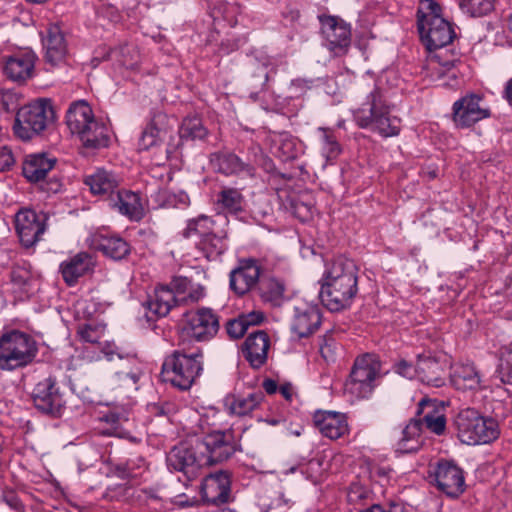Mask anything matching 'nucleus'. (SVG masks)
<instances>
[{"label":"nucleus","instance_id":"45","mask_svg":"<svg viewBox=\"0 0 512 512\" xmlns=\"http://www.w3.org/2000/svg\"><path fill=\"white\" fill-rule=\"evenodd\" d=\"M78 333L82 340L89 343H98L104 336V327L94 324L82 325Z\"/></svg>","mask_w":512,"mask_h":512},{"label":"nucleus","instance_id":"64","mask_svg":"<svg viewBox=\"0 0 512 512\" xmlns=\"http://www.w3.org/2000/svg\"><path fill=\"white\" fill-rule=\"evenodd\" d=\"M55 187L52 188L53 191H57L58 190V187H59V184L58 183H54Z\"/></svg>","mask_w":512,"mask_h":512},{"label":"nucleus","instance_id":"59","mask_svg":"<svg viewBox=\"0 0 512 512\" xmlns=\"http://www.w3.org/2000/svg\"><path fill=\"white\" fill-rule=\"evenodd\" d=\"M281 393L282 395L286 398V399H290L291 398V387L290 386H283L281 387Z\"/></svg>","mask_w":512,"mask_h":512},{"label":"nucleus","instance_id":"36","mask_svg":"<svg viewBox=\"0 0 512 512\" xmlns=\"http://www.w3.org/2000/svg\"><path fill=\"white\" fill-rule=\"evenodd\" d=\"M420 412L424 414L423 424L430 431L440 435L445 431L446 420L444 414L434 408L430 400L423 399L420 402Z\"/></svg>","mask_w":512,"mask_h":512},{"label":"nucleus","instance_id":"35","mask_svg":"<svg viewBox=\"0 0 512 512\" xmlns=\"http://www.w3.org/2000/svg\"><path fill=\"white\" fill-rule=\"evenodd\" d=\"M263 398L262 392L251 393L247 396H232L226 399V406L230 413L237 416H245L256 409Z\"/></svg>","mask_w":512,"mask_h":512},{"label":"nucleus","instance_id":"26","mask_svg":"<svg viewBox=\"0 0 512 512\" xmlns=\"http://www.w3.org/2000/svg\"><path fill=\"white\" fill-rule=\"evenodd\" d=\"M320 322L318 309L315 306L306 305L296 308L291 328L299 338L307 337L318 329Z\"/></svg>","mask_w":512,"mask_h":512},{"label":"nucleus","instance_id":"7","mask_svg":"<svg viewBox=\"0 0 512 512\" xmlns=\"http://www.w3.org/2000/svg\"><path fill=\"white\" fill-rule=\"evenodd\" d=\"M37 352L35 341L28 335L14 331L0 339V369L12 370L32 362Z\"/></svg>","mask_w":512,"mask_h":512},{"label":"nucleus","instance_id":"20","mask_svg":"<svg viewBox=\"0 0 512 512\" xmlns=\"http://www.w3.org/2000/svg\"><path fill=\"white\" fill-rule=\"evenodd\" d=\"M314 423L324 436L333 440L349 432L346 416L338 412L318 411L314 415Z\"/></svg>","mask_w":512,"mask_h":512},{"label":"nucleus","instance_id":"57","mask_svg":"<svg viewBox=\"0 0 512 512\" xmlns=\"http://www.w3.org/2000/svg\"><path fill=\"white\" fill-rule=\"evenodd\" d=\"M263 388L268 394H273L277 390V384L271 379H267L263 382Z\"/></svg>","mask_w":512,"mask_h":512},{"label":"nucleus","instance_id":"58","mask_svg":"<svg viewBox=\"0 0 512 512\" xmlns=\"http://www.w3.org/2000/svg\"><path fill=\"white\" fill-rule=\"evenodd\" d=\"M505 95L508 101L512 103V79L506 85Z\"/></svg>","mask_w":512,"mask_h":512},{"label":"nucleus","instance_id":"61","mask_svg":"<svg viewBox=\"0 0 512 512\" xmlns=\"http://www.w3.org/2000/svg\"><path fill=\"white\" fill-rule=\"evenodd\" d=\"M172 152H173V150H172L169 146H167V147L164 149V153H165V155H166V157H167V158H169V157H170V155L172 154Z\"/></svg>","mask_w":512,"mask_h":512},{"label":"nucleus","instance_id":"34","mask_svg":"<svg viewBox=\"0 0 512 512\" xmlns=\"http://www.w3.org/2000/svg\"><path fill=\"white\" fill-rule=\"evenodd\" d=\"M113 207L129 217L130 219L139 220L143 216V206L138 194L131 191H120L116 198L113 199Z\"/></svg>","mask_w":512,"mask_h":512},{"label":"nucleus","instance_id":"41","mask_svg":"<svg viewBox=\"0 0 512 512\" xmlns=\"http://www.w3.org/2000/svg\"><path fill=\"white\" fill-rule=\"evenodd\" d=\"M207 135V129L201 119L196 116L184 119L180 128V137L186 139H203Z\"/></svg>","mask_w":512,"mask_h":512},{"label":"nucleus","instance_id":"62","mask_svg":"<svg viewBox=\"0 0 512 512\" xmlns=\"http://www.w3.org/2000/svg\"><path fill=\"white\" fill-rule=\"evenodd\" d=\"M267 423L271 424V425H276L279 423V420L277 419H272V420H266Z\"/></svg>","mask_w":512,"mask_h":512},{"label":"nucleus","instance_id":"33","mask_svg":"<svg viewBox=\"0 0 512 512\" xmlns=\"http://www.w3.org/2000/svg\"><path fill=\"white\" fill-rule=\"evenodd\" d=\"M92 266L91 257L86 253H79L61 264L63 279L68 285H73L79 277L83 276Z\"/></svg>","mask_w":512,"mask_h":512},{"label":"nucleus","instance_id":"24","mask_svg":"<svg viewBox=\"0 0 512 512\" xmlns=\"http://www.w3.org/2000/svg\"><path fill=\"white\" fill-rule=\"evenodd\" d=\"M43 47L45 49V58L48 63L55 66L61 63L67 53V44L61 29L52 25L47 28L43 38Z\"/></svg>","mask_w":512,"mask_h":512},{"label":"nucleus","instance_id":"63","mask_svg":"<svg viewBox=\"0 0 512 512\" xmlns=\"http://www.w3.org/2000/svg\"><path fill=\"white\" fill-rule=\"evenodd\" d=\"M509 27L512 30V14L509 16Z\"/></svg>","mask_w":512,"mask_h":512},{"label":"nucleus","instance_id":"56","mask_svg":"<svg viewBox=\"0 0 512 512\" xmlns=\"http://www.w3.org/2000/svg\"><path fill=\"white\" fill-rule=\"evenodd\" d=\"M396 372L404 377L413 378L416 376L415 367H412L411 364L406 362L405 360L399 361L395 366Z\"/></svg>","mask_w":512,"mask_h":512},{"label":"nucleus","instance_id":"46","mask_svg":"<svg viewBox=\"0 0 512 512\" xmlns=\"http://www.w3.org/2000/svg\"><path fill=\"white\" fill-rule=\"evenodd\" d=\"M277 151L284 160H291L298 155V143L290 137H282L278 143Z\"/></svg>","mask_w":512,"mask_h":512},{"label":"nucleus","instance_id":"15","mask_svg":"<svg viewBox=\"0 0 512 512\" xmlns=\"http://www.w3.org/2000/svg\"><path fill=\"white\" fill-rule=\"evenodd\" d=\"M321 31L328 47L335 55H342L350 45L351 31L349 25L336 16H321Z\"/></svg>","mask_w":512,"mask_h":512},{"label":"nucleus","instance_id":"17","mask_svg":"<svg viewBox=\"0 0 512 512\" xmlns=\"http://www.w3.org/2000/svg\"><path fill=\"white\" fill-rule=\"evenodd\" d=\"M477 95H467L453 105V119L457 126L468 127L489 116L486 108L479 104Z\"/></svg>","mask_w":512,"mask_h":512},{"label":"nucleus","instance_id":"30","mask_svg":"<svg viewBox=\"0 0 512 512\" xmlns=\"http://www.w3.org/2000/svg\"><path fill=\"white\" fill-rule=\"evenodd\" d=\"M451 382L458 390H475L480 387V375L471 363H456L452 366Z\"/></svg>","mask_w":512,"mask_h":512},{"label":"nucleus","instance_id":"10","mask_svg":"<svg viewBox=\"0 0 512 512\" xmlns=\"http://www.w3.org/2000/svg\"><path fill=\"white\" fill-rule=\"evenodd\" d=\"M109 362L110 382L116 387L134 386L140 375L139 361L135 354L122 353L110 346L103 348Z\"/></svg>","mask_w":512,"mask_h":512},{"label":"nucleus","instance_id":"29","mask_svg":"<svg viewBox=\"0 0 512 512\" xmlns=\"http://www.w3.org/2000/svg\"><path fill=\"white\" fill-rule=\"evenodd\" d=\"M348 279L357 280L354 262L345 257H337L327 262L322 283H333Z\"/></svg>","mask_w":512,"mask_h":512},{"label":"nucleus","instance_id":"21","mask_svg":"<svg viewBox=\"0 0 512 512\" xmlns=\"http://www.w3.org/2000/svg\"><path fill=\"white\" fill-rule=\"evenodd\" d=\"M436 482L438 488L451 497H456L464 491V476L461 469L448 462L438 465Z\"/></svg>","mask_w":512,"mask_h":512},{"label":"nucleus","instance_id":"51","mask_svg":"<svg viewBox=\"0 0 512 512\" xmlns=\"http://www.w3.org/2000/svg\"><path fill=\"white\" fill-rule=\"evenodd\" d=\"M294 213L302 221H307L312 217L313 206L302 201L294 204Z\"/></svg>","mask_w":512,"mask_h":512},{"label":"nucleus","instance_id":"55","mask_svg":"<svg viewBox=\"0 0 512 512\" xmlns=\"http://www.w3.org/2000/svg\"><path fill=\"white\" fill-rule=\"evenodd\" d=\"M367 495V491L360 485H353L348 491L347 497L349 502L357 503L364 499Z\"/></svg>","mask_w":512,"mask_h":512},{"label":"nucleus","instance_id":"2","mask_svg":"<svg viewBox=\"0 0 512 512\" xmlns=\"http://www.w3.org/2000/svg\"><path fill=\"white\" fill-rule=\"evenodd\" d=\"M66 121L69 130L76 135L86 149L105 148L109 144V130L99 122L87 102L80 100L71 104Z\"/></svg>","mask_w":512,"mask_h":512},{"label":"nucleus","instance_id":"22","mask_svg":"<svg viewBox=\"0 0 512 512\" xmlns=\"http://www.w3.org/2000/svg\"><path fill=\"white\" fill-rule=\"evenodd\" d=\"M35 59L31 50L18 52L6 59L4 73L12 81H25L32 75Z\"/></svg>","mask_w":512,"mask_h":512},{"label":"nucleus","instance_id":"39","mask_svg":"<svg viewBox=\"0 0 512 512\" xmlns=\"http://www.w3.org/2000/svg\"><path fill=\"white\" fill-rule=\"evenodd\" d=\"M210 162L215 169L224 174L238 173L245 169L240 159L232 154H212Z\"/></svg>","mask_w":512,"mask_h":512},{"label":"nucleus","instance_id":"23","mask_svg":"<svg viewBox=\"0 0 512 512\" xmlns=\"http://www.w3.org/2000/svg\"><path fill=\"white\" fill-rule=\"evenodd\" d=\"M230 491V479L224 472L207 476L201 486L202 497L206 502L217 504L226 502Z\"/></svg>","mask_w":512,"mask_h":512},{"label":"nucleus","instance_id":"53","mask_svg":"<svg viewBox=\"0 0 512 512\" xmlns=\"http://www.w3.org/2000/svg\"><path fill=\"white\" fill-rule=\"evenodd\" d=\"M247 329L250 326L258 325L263 322L264 314L259 310H254L246 314L240 315Z\"/></svg>","mask_w":512,"mask_h":512},{"label":"nucleus","instance_id":"44","mask_svg":"<svg viewBox=\"0 0 512 512\" xmlns=\"http://www.w3.org/2000/svg\"><path fill=\"white\" fill-rule=\"evenodd\" d=\"M218 205L228 212H237L242 207V197L235 189H225L221 191L217 200Z\"/></svg>","mask_w":512,"mask_h":512},{"label":"nucleus","instance_id":"43","mask_svg":"<svg viewBox=\"0 0 512 512\" xmlns=\"http://www.w3.org/2000/svg\"><path fill=\"white\" fill-rule=\"evenodd\" d=\"M260 290L261 296L265 301L278 305L283 297L284 286L278 280L269 279L262 282Z\"/></svg>","mask_w":512,"mask_h":512},{"label":"nucleus","instance_id":"13","mask_svg":"<svg viewBox=\"0 0 512 512\" xmlns=\"http://www.w3.org/2000/svg\"><path fill=\"white\" fill-rule=\"evenodd\" d=\"M357 292V280L333 283H322L320 298L323 304L331 311H340L351 304Z\"/></svg>","mask_w":512,"mask_h":512},{"label":"nucleus","instance_id":"40","mask_svg":"<svg viewBox=\"0 0 512 512\" xmlns=\"http://www.w3.org/2000/svg\"><path fill=\"white\" fill-rule=\"evenodd\" d=\"M459 7L471 17H481L493 10L494 0H460Z\"/></svg>","mask_w":512,"mask_h":512},{"label":"nucleus","instance_id":"54","mask_svg":"<svg viewBox=\"0 0 512 512\" xmlns=\"http://www.w3.org/2000/svg\"><path fill=\"white\" fill-rule=\"evenodd\" d=\"M14 164L11 150L6 146H0V171L8 170Z\"/></svg>","mask_w":512,"mask_h":512},{"label":"nucleus","instance_id":"31","mask_svg":"<svg viewBox=\"0 0 512 512\" xmlns=\"http://www.w3.org/2000/svg\"><path fill=\"white\" fill-rule=\"evenodd\" d=\"M169 131L164 125V117L154 118L144 129L139 139V149L149 150L158 148L168 138Z\"/></svg>","mask_w":512,"mask_h":512},{"label":"nucleus","instance_id":"50","mask_svg":"<svg viewBox=\"0 0 512 512\" xmlns=\"http://www.w3.org/2000/svg\"><path fill=\"white\" fill-rule=\"evenodd\" d=\"M246 331L247 327L240 316L229 321L227 324V332L232 338H240Z\"/></svg>","mask_w":512,"mask_h":512},{"label":"nucleus","instance_id":"16","mask_svg":"<svg viewBox=\"0 0 512 512\" xmlns=\"http://www.w3.org/2000/svg\"><path fill=\"white\" fill-rule=\"evenodd\" d=\"M213 222L207 217H199L188 224L185 235L190 237L198 235L200 237L201 249L206 252L207 258L214 259L225 249L224 241L221 237L212 233Z\"/></svg>","mask_w":512,"mask_h":512},{"label":"nucleus","instance_id":"6","mask_svg":"<svg viewBox=\"0 0 512 512\" xmlns=\"http://www.w3.org/2000/svg\"><path fill=\"white\" fill-rule=\"evenodd\" d=\"M455 425L461 442L467 445L486 444L498 437V425L493 419L482 417L476 410H461Z\"/></svg>","mask_w":512,"mask_h":512},{"label":"nucleus","instance_id":"9","mask_svg":"<svg viewBox=\"0 0 512 512\" xmlns=\"http://www.w3.org/2000/svg\"><path fill=\"white\" fill-rule=\"evenodd\" d=\"M380 373L379 361L371 355L356 359L344 391L353 398L361 399L369 396L373 390V382Z\"/></svg>","mask_w":512,"mask_h":512},{"label":"nucleus","instance_id":"48","mask_svg":"<svg viewBox=\"0 0 512 512\" xmlns=\"http://www.w3.org/2000/svg\"><path fill=\"white\" fill-rule=\"evenodd\" d=\"M419 431H420V428H419V423L417 421H414V422H410L406 427L405 429L403 430V438L401 439V442H402V448L405 449L406 451H412V450H415L416 447L415 446H407L406 443L409 441V440H412L414 439L416 436L419 435Z\"/></svg>","mask_w":512,"mask_h":512},{"label":"nucleus","instance_id":"28","mask_svg":"<svg viewBox=\"0 0 512 512\" xmlns=\"http://www.w3.org/2000/svg\"><path fill=\"white\" fill-rule=\"evenodd\" d=\"M118 67L116 75L124 80L132 81L139 72L140 54L133 45H125L116 52Z\"/></svg>","mask_w":512,"mask_h":512},{"label":"nucleus","instance_id":"27","mask_svg":"<svg viewBox=\"0 0 512 512\" xmlns=\"http://www.w3.org/2000/svg\"><path fill=\"white\" fill-rule=\"evenodd\" d=\"M259 276L260 269L254 261L244 262L232 271L230 276L231 288L237 294H245L256 285Z\"/></svg>","mask_w":512,"mask_h":512},{"label":"nucleus","instance_id":"4","mask_svg":"<svg viewBox=\"0 0 512 512\" xmlns=\"http://www.w3.org/2000/svg\"><path fill=\"white\" fill-rule=\"evenodd\" d=\"M418 14V29L427 49L436 50L452 42L454 31L436 2L421 0Z\"/></svg>","mask_w":512,"mask_h":512},{"label":"nucleus","instance_id":"8","mask_svg":"<svg viewBox=\"0 0 512 512\" xmlns=\"http://www.w3.org/2000/svg\"><path fill=\"white\" fill-rule=\"evenodd\" d=\"M201 371L200 354L186 355L175 352L165 360L161 375L163 381L170 382L181 390H187L192 386Z\"/></svg>","mask_w":512,"mask_h":512},{"label":"nucleus","instance_id":"38","mask_svg":"<svg viewBox=\"0 0 512 512\" xmlns=\"http://www.w3.org/2000/svg\"><path fill=\"white\" fill-rule=\"evenodd\" d=\"M86 184L93 194L101 195L112 193L117 185L116 178L105 170H99L86 178Z\"/></svg>","mask_w":512,"mask_h":512},{"label":"nucleus","instance_id":"11","mask_svg":"<svg viewBox=\"0 0 512 512\" xmlns=\"http://www.w3.org/2000/svg\"><path fill=\"white\" fill-rule=\"evenodd\" d=\"M371 97L370 116H364L361 111H358L356 114L358 124L363 128L372 125L373 129L383 137L398 135L400 119L391 115L389 108L381 104L376 94H372Z\"/></svg>","mask_w":512,"mask_h":512},{"label":"nucleus","instance_id":"47","mask_svg":"<svg viewBox=\"0 0 512 512\" xmlns=\"http://www.w3.org/2000/svg\"><path fill=\"white\" fill-rule=\"evenodd\" d=\"M20 105V95L12 90L0 91V107L5 112H14Z\"/></svg>","mask_w":512,"mask_h":512},{"label":"nucleus","instance_id":"5","mask_svg":"<svg viewBox=\"0 0 512 512\" xmlns=\"http://www.w3.org/2000/svg\"><path fill=\"white\" fill-rule=\"evenodd\" d=\"M55 120V111L49 99L41 98L22 107L16 117V135L29 140L46 130Z\"/></svg>","mask_w":512,"mask_h":512},{"label":"nucleus","instance_id":"1","mask_svg":"<svg viewBox=\"0 0 512 512\" xmlns=\"http://www.w3.org/2000/svg\"><path fill=\"white\" fill-rule=\"evenodd\" d=\"M233 452L222 432H213L203 439H194L175 446L168 455V463L188 477H195L204 467L228 459Z\"/></svg>","mask_w":512,"mask_h":512},{"label":"nucleus","instance_id":"25","mask_svg":"<svg viewBox=\"0 0 512 512\" xmlns=\"http://www.w3.org/2000/svg\"><path fill=\"white\" fill-rule=\"evenodd\" d=\"M55 164L56 159L45 153L27 155L22 166L23 175L30 182H40L45 179Z\"/></svg>","mask_w":512,"mask_h":512},{"label":"nucleus","instance_id":"19","mask_svg":"<svg viewBox=\"0 0 512 512\" xmlns=\"http://www.w3.org/2000/svg\"><path fill=\"white\" fill-rule=\"evenodd\" d=\"M446 361L433 356H419L415 371L418 379L431 386L440 387L444 384Z\"/></svg>","mask_w":512,"mask_h":512},{"label":"nucleus","instance_id":"42","mask_svg":"<svg viewBox=\"0 0 512 512\" xmlns=\"http://www.w3.org/2000/svg\"><path fill=\"white\" fill-rule=\"evenodd\" d=\"M53 389V384L49 381L43 384H39L37 387V394L35 396V404L36 406L44 412L51 413L54 411V408L59 405L58 396L50 391L47 394L42 395V388Z\"/></svg>","mask_w":512,"mask_h":512},{"label":"nucleus","instance_id":"32","mask_svg":"<svg viewBox=\"0 0 512 512\" xmlns=\"http://www.w3.org/2000/svg\"><path fill=\"white\" fill-rule=\"evenodd\" d=\"M91 246L114 260H120L129 253L128 243L118 237L95 236Z\"/></svg>","mask_w":512,"mask_h":512},{"label":"nucleus","instance_id":"37","mask_svg":"<svg viewBox=\"0 0 512 512\" xmlns=\"http://www.w3.org/2000/svg\"><path fill=\"white\" fill-rule=\"evenodd\" d=\"M428 76L433 81L443 80L447 74L449 79H455L454 63L452 61H442L440 54L431 55L426 65Z\"/></svg>","mask_w":512,"mask_h":512},{"label":"nucleus","instance_id":"52","mask_svg":"<svg viewBox=\"0 0 512 512\" xmlns=\"http://www.w3.org/2000/svg\"><path fill=\"white\" fill-rule=\"evenodd\" d=\"M501 380L504 383H512V349L507 353L501 364Z\"/></svg>","mask_w":512,"mask_h":512},{"label":"nucleus","instance_id":"60","mask_svg":"<svg viewBox=\"0 0 512 512\" xmlns=\"http://www.w3.org/2000/svg\"><path fill=\"white\" fill-rule=\"evenodd\" d=\"M297 470V466L296 465H292L289 469H285L283 468L281 470V473H284V474H287L288 472H295Z\"/></svg>","mask_w":512,"mask_h":512},{"label":"nucleus","instance_id":"14","mask_svg":"<svg viewBox=\"0 0 512 512\" xmlns=\"http://www.w3.org/2000/svg\"><path fill=\"white\" fill-rule=\"evenodd\" d=\"M47 217L33 210H20L15 216V227L21 243L25 247L33 246L46 230Z\"/></svg>","mask_w":512,"mask_h":512},{"label":"nucleus","instance_id":"3","mask_svg":"<svg viewBox=\"0 0 512 512\" xmlns=\"http://www.w3.org/2000/svg\"><path fill=\"white\" fill-rule=\"evenodd\" d=\"M203 296L202 285L186 277H175L169 286H160L155 290L154 299L148 302V309L158 316H166L173 307L194 304Z\"/></svg>","mask_w":512,"mask_h":512},{"label":"nucleus","instance_id":"12","mask_svg":"<svg viewBox=\"0 0 512 512\" xmlns=\"http://www.w3.org/2000/svg\"><path fill=\"white\" fill-rule=\"evenodd\" d=\"M218 319L212 310L201 308L185 315L183 332L197 341H206L218 331Z\"/></svg>","mask_w":512,"mask_h":512},{"label":"nucleus","instance_id":"49","mask_svg":"<svg viewBox=\"0 0 512 512\" xmlns=\"http://www.w3.org/2000/svg\"><path fill=\"white\" fill-rule=\"evenodd\" d=\"M339 146L326 132L323 133L322 152L327 160L335 158L339 154Z\"/></svg>","mask_w":512,"mask_h":512},{"label":"nucleus","instance_id":"18","mask_svg":"<svg viewBox=\"0 0 512 512\" xmlns=\"http://www.w3.org/2000/svg\"><path fill=\"white\" fill-rule=\"evenodd\" d=\"M270 349V338L265 331L250 334L243 343V354L253 368L265 364Z\"/></svg>","mask_w":512,"mask_h":512}]
</instances>
